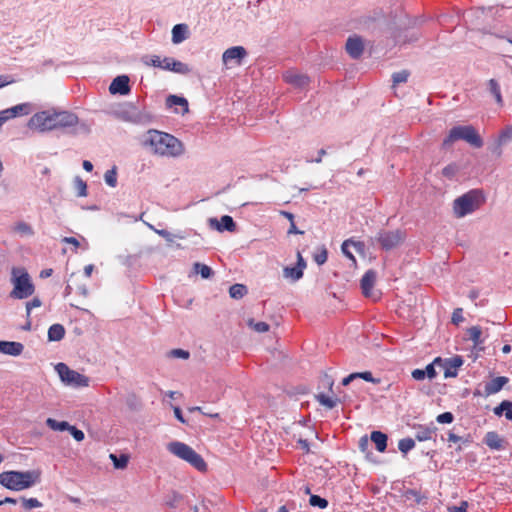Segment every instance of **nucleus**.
I'll return each instance as SVG.
<instances>
[{"mask_svg": "<svg viewBox=\"0 0 512 512\" xmlns=\"http://www.w3.org/2000/svg\"><path fill=\"white\" fill-rule=\"evenodd\" d=\"M371 441L375 444L379 452H384L387 448V435L381 431H373L370 436Z\"/></svg>", "mask_w": 512, "mask_h": 512, "instance_id": "4be33fe9", "label": "nucleus"}, {"mask_svg": "<svg viewBox=\"0 0 512 512\" xmlns=\"http://www.w3.org/2000/svg\"><path fill=\"white\" fill-rule=\"evenodd\" d=\"M484 442L489 448L493 450L500 451L504 449V440L499 436L497 432H487L484 437Z\"/></svg>", "mask_w": 512, "mask_h": 512, "instance_id": "412c9836", "label": "nucleus"}, {"mask_svg": "<svg viewBox=\"0 0 512 512\" xmlns=\"http://www.w3.org/2000/svg\"><path fill=\"white\" fill-rule=\"evenodd\" d=\"M316 399H317V401H318L321 405H323V406H325V407H327V408H329V409H332V408H334V407L336 406V400H334V399H332V398H330V397L326 396V395H325V394H323V393L318 394V395L316 396Z\"/></svg>", "mask_w": 512, "mask_h": 512, "instance_id": "ea45409f", "label": "nucleus"}, {"mask_svg": "<svg viewBox=\"0 0 512 512\" xmlns=\"http://www.w3.org/2000/svg\"><path fill=\"white\" fill-rule=\"evenodd\" d=\"M377 274L373 270H368L361 279V289L366 297H374L373 287L376 281Z\"/></svg>", "mask_w": 512, "mask_h": 512, "instance_id": "dca6fc26", "label": "nucleus"}, {"mask_svg": "<svg viewBox=\"0 0 512 512\" xmlns=\"http://www.w3.org/2000/svg\"><path fill=\"white\" fill-rule=\"evenodd\" d=\"M248 325L259 333H264L269 330V325L266 322H255L253 319H249Z\"/></svg>", "mask_w": 512, "mask_h": 512, "instance_id": "37998d69", "label": "nucleus"}, {"mask_svg": "<svg viewBox=\"0 0 512 512\" xmlns=\"http://www.w3.org/2000/svg\"><path fill=\"white\" fill-rule=\"evenodd\" d=\"M109 457L116 469H124L127 467L129 458L126 454H122L119 457L115 454H110Z\"/></svg>", "mask_w": 512, "mask_h": 512, "instance_id": "72a5a7b5", "label": "nucleus"}, {"mask_svg": "<svg viewBox=\"0 0 512 512\" xmlns=\"http://www.w3.org/2000/svg\"><path fill=\"white\" fill-rule=\"evenodd\" d=\"M167 450L176 457L188 462L199 471H205L207 469V464L202 456L183 442L172 441L168 443Z\"/></svg>", "mask_w": 512, "mask_h": 512, "instance_id": "39448f33", "label": "nucleus"}, {"mask_svg": "<svg viewBox=\"0 0 512 512\" xmlns=\"http://www.w3.org/2000/svg\"><path fill=\"white\" fill-rule=\"evenodd\" d=\"M170 355L174 358L182 359H188L190 356L189 352L183 349H173L171 350Z\"/></svg>", "mask_w": 512, "mask_h": 512, "instance_id": "6e6d98bb", "label": "nucleus"}, {"mask_svg": "<svg viewBox=\"0 0 512 512\" xmlns=\"http://www.w3.org/2000/svg\"><path fill=\"white\" fill-rule=\"evenodd\" d=\"M284 80L295 88L303 89L308 86L310 79L307 75L295 71H287L283 75Z\"/></svg>", "mask_w": 512, "mask_h": 512, "instance_id": "2eb2a0df", "label": "nucleus"}, {"mask_svg": "<svg viewBox=\"0 0 512 512\" xmlns=\"http://www.w3.org/2000/svg\"><path fill=\"white\" fill-rule=\"evenodd\" d=\"M69 432L72 435V437L78 442L82 441L85 437L83 431L77 429L75 426L70 425Z\"/></svg>", "mask_w": 512, "mask_h": 512, "instance_id": "5fc2aeb1", "label": "nucleus"}, {"mask_svg": "<svg viewBox=\"0 0 512 512\" xmlns=\"http://www.w3.org/2000/svg\"><path fill=\"white\" fill-rule=\"evenodd\" d=\"M345 48L350 57L358 59L364 51V44L361 37L354 35L347 39Z\"/></svg>", "mask_w": 512, "mask_h": 512, "instance_id": "4468645a", "label": "nucleus"}, {"mask_svg": "<svg viewBox=\"0 0 512 512\" xmlns=\"http://www.w3.org/2000/svg\"><path fill=\"white\" fill-rule=\"evenodd\" d=\"M171 71L186 75L190 73L191 69L187 64L175 59V61L172 63Z\"/></svg>", "mask_w": 512, "mask_h": 512, "instance_id": "c9c22d12", "label": "nucleus"}, {"mask_svg": "<svg viewBox=\"0 0 512 512\" xmlns=\"http://www.w3.org/2000/svg\"><path fill=\"white\" fill-rule=\"evenodd\" d=\"M172 43L173 44H180L184 42L189 37V27L187 24L180 23L176 24L172 28Z\"/></svg>", "mask_w": 512, "mask_h": 512, "instance_id": "6ab92c4d", "label": "nucleus"}, {"mask_svg": "<svg viewBox=\"0 0 512 512\" xmlns=\"http://www.w3.org/2000/svg\"><path fill=\"white\" fill-rule=\"evenodd\" d=\"M166 104L168 107H173V106L183 107L182 114L188 112V101L183 97L176 96V95H170L166 99Z\"/></svg>", "mask_w": 512, "mask_h": 512, "instance_id": "a878e982", "label": "nucleus"}, {"mask_svg": "<svg viewBox=\"0 0 512 512\" xmlns=\"http://www.w3.org/2000/svg\"><path fill=\"white\" fill-rule=\"evenodd\" d=\"M62 242L64 243H67V244H71L73 245L75 248H78L79 245H80V242L78 241V239H76L75 237H64L62 239Z\"/></svg>", "mask_w": 512, "mask_h": 512, "instance_id": "69168bd1", "label": "nucleus"}, {"mask_svg": "<svg viewBox=\"0 0 512 512\" xmlns=\"http://www.w3.org/2000/svg\"><path fill=\"white\" fill-rule=\"evenodd\" d=\"M309 503L311 506L319 507L321 509H325L328 506V501L318 495H311Z\"/></svg>", "mask_w": 512, "mask_h": 512, "instance_id": "a19ab883", "label": "nucleus"}, {"mask_svg": "<svg viewBox=\"0 0 512 512\" xmlns=\"http://www.w3.org/2000/svg\"><path fill=\"white\" fill-rule=\"evenodd\" d=\"M457 167L455 165H448L443 168V175L449 178H452L456 173Z\"/></svg>", "mask_w": 512, "mask_h": 512, "instance_id": "13d9d810", "label": "nucleus"}, {"mask_svg": "<svg viewBox=\"0 0 512 512\" xmlns=\"http://www.w3.org/2000/svg\"><path fill=\"white\" fill-rule=\"evenodd\" d=\"M438 366V363H435V360L428 364L424 369V373L428 379H434L437 376V372L435 367Z\"/></svg>", "mask_w": 512, "mask_h": 512, "instance_id": "8fccbe9b", "label": "nucleus"}, {"mask_svg": "<svg viewBox=\"0 0 512 512\" xmlns=\"http://www.w3.org/2000/svg\"><path fill=\"white\" fill-rule=\"evenodd\" d=\"M55 371L60 380L67 386L80 388L89 385V378L87 376L70 369L65 363H58L55 366Z\"/></svg>", "mask_w": 512, "mask_h": 512, "instance_id": "1a4fd4ad", "label": "nucleus"}, {"mask_svg": "<svg viewBox=\"0 0 512 512\" xmlns=\"http://www.w3.org/2000/svg\"><path fill=\"white\" fill-rule=\"evenodd\" d=\"M193 270L194 273L200 274L203 279H208L213 274V271L209 266L199 262L194 263Z\"/></svg>", "mask_w": 512, "mask_h": 512, "instance_id": "7c9ffc66", "label": "nucleus"}, {"mask_svg": "<svg viewBox=\"0 0 512 512\" xmlns=\"http://www.w3.org/2000/svg\"><path fill=\"white\" fill-rule=\"evenodd\" d=\"M24 350V346L20 342L14 341H0V353L19 356Z\"/></svg>", "mask_w": 512, "mask_h": 512, "instance_id": "a211bd4d", "label": "nucleus"}, {"mask_svg": "<svg viewBox=\"0 0 512 512\" xmlns=\"http://www.w3.org/2000/svg\"><path fill=\"white\" fill-rule=\"evenodd\" d=\"M46 425L54 431H69L70 424L66 421H57L53 418H48L46 420Z\"/></svg>", "mask_w": 512, "mask_h": 512, "instance_id": "c756f323", "label": "nucleus"}, {"mask_svg": "<svg viewBox=\"0 0 512 512\" xmlns=\"http://www.w3.org/2000/svg\"><path fill=\"white\" fill-rule=\"evenodd\" d=\"M414 446H415V441L412 438H403L398 443L399 450L404 454H406L410 450H412L414 448Z\"/></svg>", "mask_w": 512, "mask_h": 512, "instance_id": "4c0bfd02", "label": "nucleus"}, {"mask_svg": "<svg viewBox=\"0 0 512 512\" xmlns=\"http://www.w3.org/2000/svg\"><path fill=\"white\" fill-rule=\"evenodd\" d=\"M78 124L79 119L74 113L51 108L33 114L28 120L27 127L32 131L43 134Z\"/></svg>", "mask_w": 512, "mask_h": 512, "instance_id": "f257e3e1", "label": "nucleus"}, {"mask_svg": "<svg viewBox=\"0 0 512 512\" xmlns=\"http://www.w3.org/2000/svg\"><path fill=\"white\" fill-rule=\"evenodd\" d=\"M451 320L455 325H459L461 322H463V310L461 308H456L452 313Z\"/></svg>", "mask_w": 512, "mask_h": 512, "instance_id": "864d4df0", "label": "nucleus"}, {"mask_svg": "<svg viewBox=\"0 0 512 512\" xmlns=\"http://www.w3.org/2000/svg\"><path fill=\"white\" fill-rule=\"evenodd\" d=\"M283 276L286 279H291L292 281H298L303 277V271L300 270L297 266L295 267H285L283 269Z\"/></svg>", "mask_w": 512, "mask_h": 512, "instance_id": "cd10ccee", "label": "nucleus"}, {"mask_svg": "<svg viewBox=\"0 0 512 512\" xmlns=\"http://www.w3.org/2000/svg\"><path fill=\"white\" fill-rule=\"evenodd\" d=\"M143 144L153 154L162 157L176 158L184 153V146L180 140L171 134L158 130H149Z\"/></svg>", "mask_w": 512, "mask_h": 512, "instance_id": "f03ea898", "label": "nucleus"}, {"mask_svg": "<svg viewBox=\"0 0 512 512\" xmlns=\"http://www.w3.org/2000/svg\"><path fill=\"white\" fill-rule=\"evenodd\" d=\"M483 202L484 197L480 190H470L454 200L453 213L457 218H463L476 211Z\"/></svg>", "mask_w": 512, "mask_h": 512, "instance_id": "20e7f679", "label": "nucleus"}, {"mask_svg": "<svg viewBox=\"0 0 512 512\" xmlns=\"http://www.w3.org/2000/svg\"><path fill=\"white\" fill-rule=\"evenodd\" d=\"M14 232L18 233L21 236H32L34 235V230L30 224L20 221L16 223L13 227Z\"/></svg>", "mask_w": 512, "mask_h": 512, "instance_id": "c85d7f7f", "label": "nucleus"}, {"mask_svg": "<svg viewBox=\"0 0 512 512\" xmlns=\"http://www.w3.org/2000/svg\"><path fill=\"white\" fill-rule=\"evenodd\" d=\"M438 423L441 424H449L452 423L454 420V416L451 412H444L442 414H439L436 418Z\"/></svg>", "mask_w": 512, "mask_h": 512, "instance_id": "603ef678", "label": "nucleus"}, {"mask_svg": "<svg viewBox=\"0 0 512 512\" xmlns=\"http://www.w3.org/2000/svg\"><path fill=\"white\" fill-rule=\"evenodd\" d=\"M481 334V328L478 326H473L468 329L469 339L473 342L475 347L483 343V340L481 339Z\"/></svg>", "mask_w": 512, "mask_h": 512, "instance_id": "473e14b6", "label": "nucleus"}, {"mask_svg": "<svg viewBox=\"0 0 512 512\" xmlns=\"http://www.w3.org/2000/svg\"><path fill=\"white\" fill-rule=\"evenodd\" d=\"M508 383V378L504 376L495 377L485 384L484 390L486 395H493L498 393L505 384Z\"/></svg>", "mask_w": 512, "mask_h": 512, "instance_id": "aec40b11", "label": "nucleus"}, {"mask_svg": "<svg viewBox=\"0 0 512 512\" xmlns=\"http://www.w3.org/2000/svg\"><path fill=\"white\" fill-rule=\"evenodd\" d=\"M209 224L212 228L222 232L224 230L233 232L236 229V224L233 218L229 215H224L221 217V221H218L216 218H210Z\"/></svg>", "mask_w": 512, "mask_h": 512, "instance_id": "f3484780", "label": "nucleus"}, {"mask_svg": "<svg viewBox=\"0 0 512 512\" xmlns=\"http://www.w3.org/2000/svg\"><path fill=\"white\" fill-rule=\"evenodd\" d=\"M181 499H182V496L179 493L173 491L167 496L165 503L167 506H169L171 508H175Z\"/></svg>", "mask_w": 512, "mask_h": 512, "instance_id": "c03bdc74", "label": "nucleus"}, {"mask_svg": "<svg viewBox=\"0 0 512 512\" xmlns=\"http://www.w3.org/2000/svg\"><path fill=\"white\" fill-rule=\"evenodd\" d=\"M149 227L155 231V233H157L158 235H160L161 237H163L167 242L169 243H172L175 239V235L170 233L169 231L167 230H164V229H155L152 225H149Z\"/></svg>", "mask_w": 512, "mask_h": 512, "instance_id": "09e8293b", "label": "nucleus"}, {"mask_svg": "<svg viewBox=\"0 0 512 512\" xmlns=\"http://www.w3.org/2000/svg\"><path fill=\"white\" fill-rule=\"evenodd\" d=\"M493 412L497 416L505 414L506 419L512 420V402L509 400L502 401L493 409Z\"/></svg>", "mask_w": 512, "mask_h": 512, "instance_id": "b1692460", "label": "nucleus"}, {"mask_svg": "<svg viewBox=\"0 0 512 512\" xmlns=\"http://www.w3.org/2000/svg\"><path fill=\"white\" fill-rule=\"evenodd\" d=\"M488 88L492 95H495L498 91H500V87L498 82L495 79H490L488 82Z\"/></svg>", "mask_w": 512, "mask_h": 512, "instance_id": "bf43d9fd", "label": "nucleus"}, {"mask_svg": "<svg viewBox=\"0 0 512 512\" xmlns=\"http://www.w3.org/2000/svg\"><path fill=\"white\" fill-rule=\"evenodd\" d=\"M437 428L435 426L432 427H421L417 430L415 434V438L418 441H427L432 438V436L436 433Z\"/></svg>", "mask_w": 512, "mask_h": 512, "instance_id": "bb28decb", "label": "nucleus"}, {"mask_svg": "<svg viewBox=\"0 0 512 512\" xmlns=\"http://www.w3.org/2000/svg\"><path fill=\"white\" fill-rule=\"evenodd\" d=\"M74 188L77 191L78 197L87 196V184L79 176H76L73 180Z\"/></svg>", "mask_w": 512, "mask_h": 512, "instance_id": "f704fd0d", "label": "nucleus"}, {"mask_svg": "<svg viewBox=\"0 0 512 512\" xmlns=\"http://www.w3.org/2000/svg\"><path fill=\"white\" fill-rule=\"evenodd\" d=\"M247 56V51L242 46H234L224 51L222 61L224 65H240L242 60Z\"/></svg>", "mask_w": 512, "mask_h": 512, "instance_id": "9b49d317", "label": "nucleus"}, {"mask_svg": "<svg viewBox=\"0 0 512 512\" xmlns=\"http://www.w3.org/2000/svg\"><path fill=\"white\" fill-rule=\"evenodd\" d=\"M22 506L25 510L42 507V503L36 498H22Z\"/></svg>", "mask_w": 512, "mask_h": 512, "instance_id": "79ce46f5", "label": "nucleus"}, {"mask_svg": "<svg viewBox=\"0 0 512 512\" xmlns=\"http://www.w3.org/2000/svg\"><path fill=\"white\" fill-rule=\"evenodd\" d=\"M13 290L10 292V297L14 299H26L34 293V285L27 272H21L20 275H16L17 270L13 269Z\"/></svg>", "mask_w": 512, "mask_h": 512, "instance_id": "6e6552de", "label": "nucleus"}, {"mask_svg": "<svg viewBox=\"0 0 512 512\" xmlns=\"http://www.w3.org/2000/svg\"><path fill=\"white\" fill-rule=\"evenodd\" d=\"M14 80L11 79L9 76H0V88L13 83Z\"/></svg>", "mask_w": 512, "mask_h": 512, "instance_id": "774afa93", "label": "nucleus"}, {"mask_svg": "<svg viewBox=\"0 0 512 512\" xmlns=\"http://www.w3.org/2000/svg\"><path fill=\"white\" fill-rule=\"evenodd\" d=\"M40 481V473L36 470L5 471L0 474V484L13 491L28 489Z\"/></svg>", "mask_w": 512, "mask_h": 512, "instance_id": "7ed1b4c3", "label": "nucleus"}, {"mask_svg": "<svg viewBox=\"0 0 512 512\" xmlns=\"http://www.w3.org/2000/svg\"><path fill=\"white\" fill-rule=\"evenodd\" d=\"M353 374L355 375V379H363V380H365L367 382H371V383H374V384H378L380 382V380L374 378L372 373L369 372V371L355 372Z\"/></svg>", "mask_w": 512, "mask_h": 512, "instance_id": "a18cd8bd", "label": "nucleus"}, {"mask_svg": "<svg viewBox=\"0 0 512 512\" xmlns=\"http://www.w3.org/2000/svg\"><path fill=\"white\" fill-rule=\"evenodd\" d=\"M175 61L172 57H165L162 59L161 69L171 71L172 63Z\"/></svg>", "mask_w": 512, "mask_h": 512, "instance_id": "052dcab7", "label": "nucleus"}, {"mask_svg": "<svg viewBox=\"0 0 512 512\" xmlns=\"http://www.w3.org/2000/svg\"><path fill=\"white\" fill-rule=\"evenodd\" d=\"M448 441L453 443L466 442L462 437L454 434L453 432L448 433Z\"/></svg>", "mask_w": 512, "mask_h": 512, "instance_id": "338daca9", "label": "nucleus"}, {"mask_svg": "<svg viewBox=\"0 0 512 512\" xmlns=\"http://www.w3.org/2000/svg\"><path fill=\"white\" fill-rule=\"evenodd\" d=\"M143 62L146 65H150V66L157 67V68H161V66H162V59L157 55H153L151 57H145V58H143Z\"/></svg>", "mask_w": 512, "mask_h": 512, "instance_id": "de8ad7c7", "label": "nucleus"}, {"mask_svg": "<svg viewBox=\"0 0 512 512\" xmlns=\"http://www.w3.org/2000/svg\"><path fill=\"white\" fill-rule=\"evenodd\" d=\"M65 335V329L61 324H53L48 329V339L50 341H60Z\"/></svg>", "mask_w": 512, "mask_h": 512, "instance_id": "393cba45", "label": "nucleus"}, {"mask_svg": "<svg viewBox=\"0 0 512 512\" xmlns=\"http://www.w3.org/2000/svg\"><path fill=\"white\" fill-rule=\"evenodd\" d=\"M353 246L357 251H362L363 248H364V244L361 243V242H355L353 240H345L341 246V250L343 252V254L348 257L349 259H351L353 262H355V258L352 254V252L350 251V247Z\"/></svg>", "mask_w": 512, "mask_h": 512, "instance_id": "5701e85b", "label": "nucleus"}, {"mask_svg": "<svg viewBox=\"0 0 512 512\" xmlns=\"http://www.w3.org/2000/svg\"><path fill=\"white\" fill-rule=\"evenodd\" d=\"M413 379L417 381L424 380L426 378V375L424 373V369H414L411 373Z\"/></svg>", "mask_w": 512, "mask_h": 512, "instance_id": "680f3d73", "label": "nucleus"}, {"mask_svg": "<svg viewBox=\"0 0 512 512\" xmlns=\"http://www.w3.org/2000/svg\"><path fill=\"white\" fill-rule=\"evenodd\" d=\"M512 138V127H507L504 131L501 132L498 138V145L506 144Z\"/></svg>", "mask_w": 512, "mask_h": 512, "instance_id": "49530a36", "label": "nucleus"}, {"mask_svg": "<svg viewBox=\"0 0 512 512\" xmlns=\"http://www.w3.org/2000/svg\"><path fill=\"white\" fill-rule=\"evenodd\" d=\"M406 238L402 230H380L375 237H371L369 242L372 246L379 245L383 250L389 251L397 248Z\"/></svg>", "mask_w": 512, "mask_h": 512, "instance_id": "0eeeda50", "label": "nucleus"}, {"mask_svg": "<svg viewBox=\"0 0 512 512\" xmlns=\"http://www.w3.org/2000/svg\"><path fill=\"white\" fill-rule=\"evenodd\" d=\"M32 112V105L30 103H21L15 105L11 108L0 111V115L4 123L9 119L15 118L17 116L28 115Z\"/></svg>", "mask_w": 512, "mask_h": 512, "instance_id": "f8f14e48", "label": "nucleus"}, {"mask_svg": "<svg viewBox=\"0 0 512 512\" xmlns=\"http://www.w3.org/2000/svg\"><path fill=\"white\" fill-rule=\"evenodd\" d=\"M463 362V358L459 355L445 359H442L441 357L435 358V363H438V367L444 370L445 378L456 377L458 374V368L463 365Z\"/></svg>", "mask_w": 512, "mask_h": 512, "instance_id": "9d476101", "label": "nucleus"}, {"mask_svg": "<svg viewBox=\"0 0 512 512\" xmlns=\"http://www.w3.org/2000/svg\"><path fill=\"white\" fill-rule=\"evenodd\" d=\"M408 77H409V72L407 70H402V71L393 73V75H392L393 86L407 82Z\"/></svg>", "mask_w": 512, "mask_h": 512, "instance_id": "58836bf2", "label": "nucleus"}, {"mask_svg": "<svg viewBox=\"0 0 512 512\" xmlns=\"http://www.w3.org/2000/svg\"><path fill=\"white\" fill-rule=\"evenodd\" d=\"M40 306H41V301L38 298H34L31 301L27 302L26 303V313H27V316L30 315L31 310L33 308L40 307Z\"/></svg>", "mask_w": 512, "mask_h": 512, "instance_id": "4d7b16f0", "label": "nucleus"}, {"mask_svg": "<svg viewBox=\"0 0 512 512\" xmlns=\"http://www.w3.org/2000/svg\"><path fill=\"white\" fill-rule=\"evenodd\" d=\"M467 502H462L460 506H453L449 508L450 512H466L467 511Z\"/></svg>", "mask_w": 512, "mask_h": 512, "instance_id": "0e129e2a", "label": "nucleus"}, {"mask_svg": "<svg viewBox=\"0 0 512 512\" xmlns=\"http://www.w3.org/2000/svg\"><path fill=\"white\" fill-rule=\"evenodd\" d=\"M129 82L130 79L127 75H119L111 82L109 92L111 94L127 95L131 91Z\"/></svg>", "mask_w": 512, "mask_h": 512, "instance_id": "ddd939ff", "label": "nucleus"}, {"mask_svg": "<svg viewBox=\"0 0 512 512\" xmlns=\"http://www.w3.org/2000/svg\"><path fill=\"white\" fill-rule=\"evenodd\" d=\"M369 447V440H368V437L367 436H363L360 438L359 440V448L362 452H365L367 451Z\"/></svg>", "mask_w": 512, "mask_h": 512, "instance_id": "e2e57ef3", "label": "nucleus"}, {"mask_svg": "<svg viewBox=\"0 0 512 512\" xmlns=\"http://www.w3.org/2000/svg\"><path fill=\"white\" fill-rule=\"evenodd\" d=\"M327 258H328V253L325 248H322L318 253H316L314 255V261L318 265H323L327 261Z\"/></svg>", "mask_w": 512, "mask_h": 512, "instance_id": "3c124183", "label": "nucleus"}, {"mask_svg": "<svg viewBox=\"0 0 512 512\" xmlns=\"http://www.w3.org/2000/svg\"><path fill=\"white\" fill-rule=\"evenodd\" d=\"M105 183L110 187H115L117 185V171L116 167H113L110 170H107L104 174Z\"/></svg>", "mask_w": 512, "mask_h": 512, "instance_id": "e433bc0d", "label": "nucleus"}, {"mask_svg": "<svg viewBox=\"0 0 512 512\" xmlns=\"http://www.w3.org/2000/svg\"><path fill=\"white\" fill-rule=\"evenodd\" d=\"M457 140H464L469 143L471 146L480 148L483 146V140L477 133L476 129L473 126H455L453 127L444 140V145H449Z\"/></svg>", "mask_w": 512, "mask_h": 512, "instance_id": "423d86ee", "label": "nucleus"}, {"mask_svg": "<svg viewBox=\"0 0 512 512\" xmlns=\"http://www.w3.org/2000/svg\"><path fill=\"white\" fill-rule=\"evenodd\" d=\"M247 293V287L243 284H234L229 289L230 297L233 299H241Z\"/></svg>", "mask_w": 512, "mask_h": 512, "instance_id": "2f4dec72", "label": "nucleus"}]
</instances>
